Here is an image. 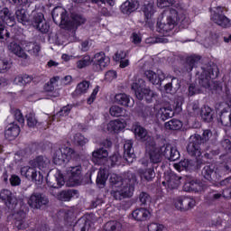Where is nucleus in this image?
<instances>
[{"instance_id":"6e6d98bb","label":"nucleus","mask_w":231,"mask_h":231,"mask_svg":"<svg viewBox=\"0 0 231 231\" xmlns=\"http://www.w3.org/2000/svg\"><path fill=\"white\" fill-rule=\"evenodd\" d=\"M220 146L225 152L231 153V140L229 138H223Z\"/></svg>"},{"instance_id":"4c0bfd02","label":"nucleus","mask_w":231,"mask_h":231,"mask_svg":"<svg viewBox=\"0 0 231 231\" xmlns=\"http://www.w3.org/2000/svg\"><path fill=\"white\" fill-rule=\"evenodd\" d=\"M55 180L57 182L56 184L49 183V187H51V189H60L61 187H64V185L66 184V179H64V175L59 170L55 174Z\"/></svg>"},{"instance_id":"2eb2a0df","label":"nucleus","mask_w":231,"mask_h":231,"mask_svg":"<svg viewBox=\"0 0 231 231\" xmlns=\"http://www.w3.org/2000/svg\"><path fill=\"white\" fill-rule=\"evenodd\" d=\"M175 207L180 212H187V210H190V208L196 207V200L190 197H179Z\"/></svg>"},{"instance_id":"f8f14e48","label":"nucleus","mask_w":231,"mask_h":231,"mask_svg":"<svg viewBox=\"0 0 231 231\" xmlns=\"http://www.w3.org/2000/svg\"><path fill=\"white\" fill-rule=\"evenodd\" d=\"M203 143H201L198 138L193 137V135H191L189 137V144L187 146V152L188 154H189V156H192L193 158H195V160H198V158H199L201 156V147H203Z\"/></svg>"},{"instance_id":"ea45409f","label":"nucleus","mask_w":231,"mask_h":231,"mask_svg":"<svg viewBox=\"0 0 231 231\" xmlns=\"http://www.w3.org/2000/svg\"><path fill=\"white\" fill-rule=\"evenodd\" d=\"M122 230V223L116 220H110L106 222L102 231H121Z\"/></svg>"},{"instance_id":"6e6552de","label":"nucleus","mask_w":231,"mask_h":231,"mask_svg":"<svg viewBox=\"0 0 231 231\" xmlns=\"http://www.w3.org/2000/svg\"><path fill=\"white\" fill-rule=\"evenodd\" d=\"M30 26L36 28L41 33H48L50 32V24L44 19V14L32 12L29 18Z\"/></svg>"},{"instance_id":"2f4dec72","label":"nucleus","mask_w":231,"mask_h":231,"mask_svg":"<svg viewBox=\"0 0 231 231\" xmlns=\"http://www.w3.org/2000/svg\"><path fill=\"white\" fill-rule=\"evenodd\" d=\"M124 129H125V125L120 119L112 120L107 125V131L109 133L116 134L124 131Z\"/></svg>"},{"instance_id":"1a4fd4ad","label":"nucleus","mask_w":231,"mask_h":231,"mask_svg":"<svg viewBox=\"0 0 231 231\" xmlns=\"http://www.w3.org/2000/svg\"><path fill=\"white\" fill-rule=\"evenodd\" d=\"M201 174L205 180L211 181V183H217V181H221V179L223 178V173L221 172L219 166L217 167L215 164L204 166Z\"/></svg>"},{"instance_id":"cd10ccee","label":"nucleus","mask_w":231,"mask_h":231,"mask_svg":"<svg viewBox=\"0 0 231 231\" xmlns=\"http://www.w3.org/2000/svg\"><path fill=\"white\" fill-rule=\"evenodd\" d=\"M136 5H138L137 0H126L120 6L121 13L125 15H131L133 12L136 11Z\"/></svg>"},{"instance_id":"c85d7f7f","label":"nucleus","mask_w":231,"mask_h":231,"mask_svg":"<svg viewBox=\"0 0 231 231\" xmlns=\"http://www.w3.org/2000/svg\"><path fill=\"white\" fill-rule=\"evenodd\" d=\"M158 120L162 122H165V120H169V118H172L174 116V110L171 106L168 107H161L156 114Z\"/></svg>"},{"instance_id":"423d86ee","label":"nucleus","mask_w":231,"mask_h":231,"mask_svg":"<svg viewBox=\"0 0 231 231\" xmlns=\"http://www.w3.org/2000/svg\"><path fill=\"white\" fill-rule=\"evenodd\" d=\"M132 89L138 100H145L147 104H152L154 100L155 94L150 88H145V81L142 83H133Z\"/></svg>"},{"instance_id":"5701e85b","label":"nucleus","mask_w":231,"mask_h":231,"mask_svg":"<svg viewBox=\"0 0 231 231\" xmlns=\"http://www.w3.org/2000/svg\"><path fill=\"white\" fill-rule=\"evenodd\" d=\"M175 169H185L186 171H199V163H198V159H183L179 164L174 165Z\"/></svg>"},{"instance_id":"a211bd4d","label":"nucleus","mask_w":231,"mask_h":231,"mask_svg":"<svg viewBox=\"0 0 231 231\" xmlns=\"http://www.w3.org/2000/svg\"><path fill=\"white\" fill-rule=\"evenodd\" d=\"M125 185L121 186L125 198H131L134 192V186L137 183L136 175L132 174L131 178L125 180Z\"/></svg>"},{"instance_id":"f704fd0d","label":"nucleus","mask_w":231,"mask_h":231,"mask_svg":"<svg viewBox=\"0 0 231 231\" xmlns=\"http://www.w3.org/2000/svg\"><path fill=\"white\" fill-rule=\"evenodd\" d=\"M77 194H79V190L65 189V190H61L60 193H58L57 199L60 201H70L71 198H73V196H77Z\"/></svg>"},{"instance_id":"37998d69","label":"nucleus","mask_w":231,"mask_h":231,"mask_svg":"<svg viewBox=\"0 0 231 231\" xmlns=\"http://www.w3.org/2000/svg\"><path fill=\"white\" fill-rule=\"evenodd\" d=\"M219 120L225 127H231V112L224 108L219 116Z\"/></svg>"},{"instance_id":"f257e3e1","label":"nucleus","mask_w":231,"mask_h":231,"mask_svg":"<svg viewBox=\"0 0 231 231\" xmlns=\"http://www.w3.org/2000/svg\"><path fill=\"white\" fill-rule=\"evenodd\" d=\"M146 152L150 158L151 163H152V167L141 169L139 170V174L143 180L146 181H152L154 178H156V169L157 163L162 162V157L164 156L170 162H176V160H180V152L176 148V146H172L171 143H166L161 147L156 146V142L149 141L146 143Z\"/></svg>"},{"instance_id":"49530a36","label":"nucleus","mask_w":231,"mask_h":231,"mask_svg":"<svg viewBox=\"0 0 231 231\" xmlns=\"http://www.w3.org/2000/svg\"><path fill=\"white\" fill-rule=\"evenodd\" d=\"M219 169H220V172H222V176H226V174H230V172H231V157L226 158L219 165Z\"/></svg>"},{"instance_id":"680f3d73","label":"nucleus","mask_w":231,"mask_h":231,"mask_svg":"<svg viewBox=\"0 0 231 231\" xmlns=\"http://www.w3.org/2000/svg\"><path fill=\"white\" fill-rule=\"evenodd\" d=\"M60 20V24L63 26H69V14H68V11H66V9H64V11L61 13Z\"/></svg>"},{"instance_id":"f03ea898","label":"nucleus","mask_w":231,"mask_h":231,"mask_svg":"<svg viewBox=\"0 0 231 231\" xmlns=\"http://www.w3.org/2000/svg\"><path fill=\"white\" fill-rule=\"evenodd\" d=\"M111 62V59L106 56V52H97L91 60V56L84 55L79 60L76 62V66L79 69H84L92 64L94 71H103L104 69L107 68Z\"/></svg>"},{"instance_id":"8fccbe9b","label":"nucleus","mask_w":231,"mask_h":231,"mask_svg":"<svg viewBox=\"0 0 231 231\" xmlns=\"http://www.w3.org/2000/svg\"><path fill=\"white\" fill-rule=\"evenodd\" d=\"M112 189L122 187L125 180H122V177L117 174H112L109 179Z\"/></svg>"},{"instance_id":"a18cd8bd","label":"nucleus","mask_w":231,"mask_h":231,"mask_svg":"<svg viewBox=\"0 0 231 231\" xmlns=\"http://www.w3.org/2000/svg\"><path fill=\"white\" fill-rule=\"evenodd\" d=\"M11 51L17 57H21V59H28V54L24 52V50H23L19 43H11Z\"/></svg>"},{"instance_id":"bb28decb","label":"nucleus","mask_w":231,"mask_h":231,"mask_svg":"<svg viewBox=\"0 0 231 231\" xmlns=\"http://www.w3.org/2000/svg\"><path fill=\"white\" fill-rule=\"evenodd\" d=\"M132 217L135 221H147L151 217V212L147 208H140L132 212Z\"/></svg>"},{"instance_id":"ddd939ff","label":"nucleus","mask_w":231,"mask_h":231,"mask_svg":"<svg viewBox=\"0 0 231 231\" xmlns=\"http://www.w3.org/2000/svg\"><path fill=\"white\" fill-rule=\"evenodd\" d=\"M221 152L219 149L213 150L210 147H207L205 151L200 152V156L197 158V162L199 163V169L201 168L205 163H208L214 160V156H217Z\"/></svg>"},{"instance_id":"e433bc0d","label":"nucleus","mask_w":231,"mask_h":231,"mask_svg":"<svg viewBox=\"0 0 231 231\" xmlns=\"http://www.w3.org/2000/svg\"><path fill=\"white\" fill-rule=\"evenodd\" d=\"M31 167L34 169H39L40 171H44L48 167V163L44 161V157L42 155L37 156L35 159L29 162Z\"/></svg>"},{"instance_id":"9b49d317","label":"nucleus","mask_w":231,"mask_h":231,"mask_svg":"<svg viewBox=\"0 0 231 231\" xmlns=\"http://www.w3.org/2000/svg\"><path fill=\"white\" fill-rule=\"evenodd\" d=\"M211 21L221 26V28H228L230 27V20L225 14H223V8L220 6L217 7L215 11L211 13Z\"/></svg>"},{"instance_id":"c9c22d12","label":"nucleus","mask_w":231,"mask_h":231,"mask_svg":"<svg viewBox=\"0 0 231 231\" xmlns=\"http://www.w3.org/2000/svg\"><path fill=\"white\" fill-rule=\"evenodd\" d=\"M201 60V56L193 55L186 58V71L190 73L194 68L198 65V62Z\"/></svg>"},{"instance_id":"412c9836","label":"nucleus","mask_w":231,"mask_h":231,"mask_svg":"<svg viewBox=\"0 0 231 231\" xmlns=\"http://www.w3.org/2000/svg\"><path fill=\"white\" fill-rule=\"evenodd\" d=\"M0 199L4 201L8 208H15L17 205V199L14 197L10 189H2L0 191Z\"/></svg>"},{"instance_id":"603ef678","label":"nucleus","mask_w":231,"mask_h":231,"mask_svg":"<svg viewBox=\"0 0 231 231\" xmlns=\"http://www.w3.org/2000/svg\"><path fill=\"white\" fill-rule=\"evenodd\" d=\"M88 89H89V81L84 80L78 84L76 88V93L78 95H84V93H88Z\"/></svg>"},{"instance_id":"338daca9","label":"nucleus","mask_w":231,"mask_h":231,"mask_svg":"<svg viewBox=\"0 0 231 231\" xmlns=\"http://www.w3.org/2000/svg\"><path fill=\"white\" fill-rule=\"evenodd\" d=\"M65 9H62V7H55L52 12H51V16H52V19H53V22L55 23H57V17H59V15L60 16L62 14V12L64 11Z\"/></svg>"},{"instance_id":"39448f33","label":"nucleus","mask_w":231,"mask_h":231,"mask_svg":"<svg viewBox=\"0 0 231 231\" xmlns=\"http://www.w3.org/2000/svg\"><path fill=\"white\" fill-rule=\"evenodd\" d=\"M202 72L199 77V84L205 89H210V80L219 77V68L216 65H209L206 69L201 68Z\"/></svg>"},{"instance_id":"0eeeda50","label":"nucleus","mask_w":231,"mask_h":231,"mask_svg":"<svg viewBox=\"0 0 231 231\" xmlns=\"http://www.w3.org/2000/svg\"><path fill=\"white\" fill-rule=\"evenodd\" d=\"M82 165L70 166L66 170L67 185L77 187L82 183Z\"/></svg>"},{"instance_id":"58836bf2","label":"nucleus","mask_w":231,"mask_h":231,"mask_svg":"<svg viewBox=\"0 0 231 231\" xmlns=\"http://www.w3.org/2000/svg\"><path fill=\"white\" fill-rule=\"evenodd\" d=\"M88 223L89 220L88 217H81L74 225H73V231H86L88 230Z\"/></svg>"},{"instance_id":"4d7b16f0","label":"nucleus","mask_w":231,"mask_h":231,"mask_svg":"<svg viewBox=\"0 0 231 231\" xmlns=\"http://www.w3.org/2000/svg\"><path fill=\"white\" fill-rule=\"evenodd\" d=\"M75 142L79 145V147H84L85 144L88 143V138H85L82 134H76L74 136Z\"/></svg>"},{"instance_id":"473e14b6","label":"nucleus","mask_w":231,"mask_h":231,"mask_svg":"<svg viewBox=\"0 0 231 231\" xmlns=\"http://www.w3.org/2000/svg\"><path fill=\"white\" fill-rule=\"evenodd\" d=\"M15 16L18 23L23 26H30V14L26 13V9L21 8L15 12Z\"/></svg>"},{"instance_id":"09e8293b","label":"nucleus","mask_w":231,"mask_h":231,"mask_svg":"<svg viewBox=\"0 0 231 231\" xmlns=\"http://www.w3.org/2000/svg\"><path fill=\"white\" fill-rule=\"evenodd\" d=\"M193 137L197 138L203 145L212 138V131L210 129L204 130L202 135L196 134Z\"/></svg>"},{"instance_id":"052dcab7","label":"nucleus","mask_w":231,"mask_h":231,"mask_svg":"<svg viewBox=\"0 0 231 231\" xmlns=\"http://www.w3.org/2000/svg\"><path fill=\"white\" fill-rule=\"evenodd\" d=\"M139 201L142 205H149V203H151V195L145 191L141 192L139 195Z\"/></svg>"},{"instance_id":"c03bdc74","label":"nucleus","mask_w":231,"mask_h":231,"mask_svg":"<svg viewBox=\"0 0 231 231\" xmlns=\"http://www.w3.org/2000/svg\"><path fill=\"white\" fill-rule=\"evenodd\" d=\"M106 181H107V173H106V170H99L96 180L97 187H99V189H104V187H106Z\"/></svg>"},{"instance_id":"7c9ffc66","label":"nucleus","mask_w":231,"mask_h":231,"mask_svg":"<svg viewBox=\"0 0 231 231\" xmlns=\"http://www.w3.org/2000/svg\"><path fill=\"white\" fill-rule=\"evenodd\" d=\"M114 102L124 107L131 106V97L125 93L116 94Z\"/></svg>"},{"instance_id":"0e129e2a","label":"nucleus","mask_w":231,"mask_h":231,"mask_svg":"<svg viewBox=\"0 0 231 231\" xmlns=\"http://www.w3.org/2000/svg\"><path fill=\"white\" fill-rule=\"evenodd\" d=\"M199 93H201V89L198 88L196 84L191 83L189 87V96L194 97V95H199Z\"/></svg>"},{"instance_id":"774afa93","label":"nucleus","mask_w":231,"mask_h":231,"mask_svg":"<svg viewBox=\"0 0 231 231\" xmlns=\"http://www.w3.org/2000/svg\"><path fill=\"white\" fill-rule=\"evenodd\" d=\"M14 116L15 122H18V124H24V116H23V113H21V110L15 109L14 112Z\"/></svg>"},{"instance_id":"aec40b11","label":"nucleus","mask_w":231,"mask_h":231,"mask_svg":"<svg viewBox=\"0 0 231 231\" xmlns=\"http://www.w3.org/2000/svg\"><path fill=\"white\" fill-rule=\"evenodd\" d=\"M21 134V126L15 124V121L8 124L5 126V138L12 142V140H15L17 136Z\"/></svg>"},{"instance_id":"7ed1b4c3","label":"nucleus","mask_w":231,"mask_h":231,"mask_svg":"<svg viewBox=\"0 0 231 231\" xmlns=\"http://www.w3.org/2000/svg\"><path fill=\"white\" fill-rule=\"evenodd\" d=\"M163 15L166 16V22H157V26L162 32H172L178 24H185L187 23V14L183 11H178L174 8H169L164 11Z\"/></svg>"},{"instance_id":"3c124183","label":"nucleus","mask_w":231,"mask_h":231,"mask_svg":"<svg viewBox=\"0 0 231 231\" xmlns=\"http://www.w3.org/2000/svg\"><path fill=\"white\" fill-rule=\"evenodd\" d=\"M110 195L116 201H121V199H125V195H124V191L122 190V187L112 188L110 190Z\"/></svg>"},{"instance_id":"72a5a7b5","label":"nucleus","mask_w":231,"mask_h":231,"mask_svg":"<svg viewBox=\"0 0 231 231\" xmlns=\"http://www.w3.org/2000/svg\"><path fill=\"white\" fill-rule=\"evenodd\" d=\"M200 116L203 122L210 124L214 120V110L208 106H204L200 110Z\"/></svg>"},{"instance_id":"20e7f679","label":"nucleus","mask_w":231,"mask_h":231,"mask_svg":"<svg viewBox=\"0 0 231 231\" xmlns=\"http://www.w3.org/2000/svg\"><path fill=\"white\" fill-rule=\"evenodd\" d=\"M0 39H10V32L5 28V24L12 28L15 26V14L7 7L0 11Z\"/></svg>"},{"instance_id":"de8ad7c7","label":"nucleus","mask_w":231,"mask_h":231,"mask_svg":"<svg viewBox=\"0 0 231 231\" xmlns=\"http://www.w3.org/2000/svg\"><path fill=\"white\" fill-rule=\"evenodd\" d=\"M25 50L30 55L37 57L39 55V51H41V45L35 42H29L26 44Z\"/></svg>"},{"instance_id":"69168bd1","label":"nucleus","mask_w":231,"mask_h":231,"mask_svg":"<svg viewBox=\"0 0 231 231\" xmlns=\"http://www.w3.org/2000/svg\"><path fill=\"white\" fill-rule=\"evenodd\" d=\"M120 160H122V157H120L116 153L110 156L109 161H110L111 167H115L116 165H120V163H121Z\"/></svg>"},{"instance_id":"864d4df0","label":"nucleus","mask_w":231,"mask_h":231,"mask_svg":"<svg viewBox=\"0 0 231 231\" xmlns=\"http://www.w3.org/2000/svg\"><path fill=\"white\" fill-rule=\"evenodd\" d=\"M26 120H27V125L31 129L35 128L36 125L39 124V121H37V118H35V114H32V113L27 114Z\"/></svg>"},{"instance_id":"4be33fe9","label":"nucleus","mask_w":231,"mask_h":231,"mask_svg":"<svg viewBox=\"0 0 231 231\" xmlns=\"http://www.w3.org/2000/svg\"><path fill=\"white\" fill-rule=\"evenodd\" d=\"M184 192H201L203 182L198 179L187 180L183 185Z\"/></svg>"},{"instance_id":"9d476101","label":"nucleus","mask_w":231,"mask_h":231,"mask_svg":"<svg viewBox=\"0 0 231 231\" xmlns=\"http://www.w3.org/2000/svg\"><path fill=\"white\" fill-rule=\"evenodd\" d=\"M75 157V150L63 146L60 149V152H56L53 156V163L55 165H66V163H69L71 158Z\"/></svg>"},{"instance_id":"13d9d810","label":"nucleus","mask_w":231,"mask_h":231,"mask_svg":"<svg viewBox=\"0 0 231 231\" xmlns=\"http://www.w3.org/2000/svg\"><path fill=\"white\" fill-rule=\"evenodd\" d=\"M148 231H163L165 230V226L163 224L152 222L147 226Z\"/></svg>"},{"instance_id":"393cba45","label":"nucleus","mask_w":231,"mask_h":231,"mask_svg":"<svg viewBox=\"0 0 231 231\" xmlns=\"http://www.w3.org/2000/svg\"><path fill=\"white\" fill-rule=\"evenodd\" d=\"M21 176L29 180V181H39L37 179V170L32 166H23L21 168Z\"/></svg>"},{"instance_id":"e2e57ef3","label":"nucleus","mask_w":231,"mask_h":231,"mask_svg":"<svg viewBox=\"0 0 231 231\" xmlns=\"http://www.w3.org/2000/svg\"><path fill=\"white\" fill-rule=\"evenodd\" d=\"M73 109V105H67L60 108L59 115L60 116H68L71 110Z\"/></svg>"},{"instance_id":"5fc2aeb1","label":"nucleus","mask_w":231,"mask_h":231,"mask_svg":"<svg viewBox=\"0 0 231 231\" xmlns=\"http://www.w3.org/2000/svg\"><path fill=\"white\" fill-rule=\"evenodd\" d=\"M109 113L111 116L120 117L124 116V108L118 106H112L110 107Z\"/></svg>"},{"instance_id":"b1692460","label":"nucleus","mask_w":231,"mask_h":231,"mask_svg":"<svg viewBox=\"0 0 231 231\" xmlns=\"http://www.w3.org/2000/svg\"><path fill=\"white\" fill-rule=\"evenodd\" d=\"M12 217L14 219V225L18 230H24V228H27L28 224L24 223V219H26V211L20 209L14 212Z\"/></svg>"},{"instance_id":"a878e982","label":"nucleus","mask_w":231,"mask_h":231,"mask_svg":"<svg viewBox=\"0 0 231 231\" xmlns=\"http://www.w3.org/2000/svg\"><path fill=\"white\" fill-rule=\"evenodd\" d=\"M143 13L144 15L145 26L152 28L154 22L152 21V15H154V7L151 5H144L143 7Z\"/></svg>"},{"instance_id":"6ab92c4d","label":"nucleus","mask_w":231,"mask_h":231,"mask_svg":"<svg viewBox=\"0 0 231 231\" xmlns=\"http://www.w3.org/2000/svg\"><path fill=\"white\" fill-rule=\"evenodd\" d=\"M109 152L104 147L98 148L92 152V162L95 165H104L107 162Z\"/></svg>"},{"instance_id":"dca6fc26","label":"nucleus","mask_w":231,"mask_h":231,"mask_svg":"<svg viewBox=\"0 0 231 231\" xmlns=\"http://www.w3.org/2000/svg\"><path fill=\"white\" fill-rule=\"evenodd\" d=\"M48 203H50L48 197L41 193H34L28 199V205L31 208H41V207L48 205Z\"/></svg>"},{"instance_id":"4468645a","label":"nucleus","mask_w":231,"mask_h":231,"mask_svg":"<svg viewBox=\"0 0 231 231\" xmlns=\"http://www.w3.org/2000/svg\"><path fill=\"white\" fill-rule=\"evenodd\" d=\"M164 181H162L163 187H168L171 190H174L180 187L181 183V177L178 176L174 172H165L164 173Z\"/></svg>"},{"instance_id":"f3484780","label":"nucleus","mask_w":231,"mask_h":231,"mask_svg":"<svg viewBox=\"0 0 231 231\" xmlns=\"http://www.w3.org/2000/svg\"><path fill=\"white\" fill-rule=\"evenodd\" d=\"M144 75L147 80H149L151 84H153V86H162V82L165 80V73H163V70L162 69H157L156 72L146 70Z\"/></svg>"},{"instance_id":"79ce46f5","label":"nucleus","mask_w":231,"mask_h":231,"mask_svg":"<svg viewBox=\"0 0 231 231\" xmlns=\"http://www.w3.org/2000/svg\"><path fill=\"white\" fill-rule=\"evenodd\" d=\"M134 133L137 140L145 142L147 140V130L142 125H136L134 128Z\"/></svg>"},{"instance_id":"bf43d9fd","label":"nucleus","mask_w":231,"mask_h":231,"mask_svg":"<svg viewBox=\"0 0 231 231\" xmlns=\"http://www.w3.org/2000/svg\"><path fill=\"white\" fill-rule=\"evenodd\" d=\"M12 68V62L8 60H0V73H6Z\"/></svg>"},{"instance_id":"c756f323","label":"nucleus","mask_w":231,"mask_h":231,"mask_svg":"<svg viewBox=\"0 0 231 231\" xmlns=\"http://www.w3.org/2000/svg\"><path fill=\"white\" fill-rule=\"evenodd\" d=\"M134 149L133 148V143L131 141L126 142L124 144V158L129 163H133V160H134Z\"/></svg>"},{"instance_id":"a19ab883","label":"nucleus","mask_w":231,"mask_h":231,"mask_svg":"<svg viewBox=\"0 0 231 231\" xmlns=\"http://www.w3.org/2000/svg\"><path fill=\"white\" fill-rule=\"evenodd\" d=\"M165 129H169L170 131H180L181 127H183V123L180 121V119H171L165 123Z\"/></svg>"}]
</instances>
